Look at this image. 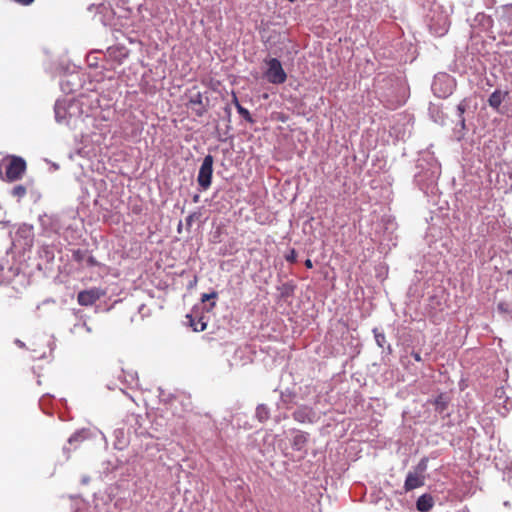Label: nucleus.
<instances>
[{
    "instance_id": "obj_7",
    "label": "nucleus",
    "mask_w": 512,
    "mask_h": 512,
    "mask_svg": "<svg viewBox=\"0 0 512 512\" xmlns=\"http://www.w3.org/2000/svg\"><path fill=\"white\" fill-rule=\"evenodd\" d=\"M476 106L471 104L470 99H463L456 108L457 116L459 118V124L461 129H465V118L463 117L464 113H474Z\"/></svg>"
},
{
    "instance_id": "obj_26",
    "label": "nucleus",
    "mask_w": 512,
    "mask_h": 512,
    "mask_svg": "<svg viewBox=\"0 0 512 512\" xmlns=\"http://www.w3.org/2000/svg\"><path fill=\"white\" fill-rule=\"evenodd\" d=\"M81 327L84 328L87 332H91V328L86 323H83Z\"/></svg>"
},
{
    "instance_id": "obj_9",
    "label": "nucleus",
    "mask_w": 512,
    "mask_h": 512,
    "mask_svg": "<svg viewBox=\"0 0 512 512\" xmlns=\"http://www.w3.org/2000/svg\"><path fill=\"white\" fill-rule=\"evenodd\" d=\"M424 485V475H420V473H416L414 471H410L407 474L404 488L406 491H411L413 489L419 488Z\"/></svg>"
},
{
    "instance_id": "obj_4",
    "label": "nucleus",
    "mask_w": 512,
    "mask_h": 512,
    "mask_svg": "<svg viewBox=\"0 0 512 512\" xmlns=\"http://www.w3.org/2000/svg\"><path fill=\"white\" fill-rule=\"evenodd\" d=\"M78 109L76 103L67 100H58L55 104V118L58 123H70L74 110Z\"/></svg>"
},
{
    "instance_id": "obj_27",
    "label": "nucleus",
    "mask_w": 512,
    "mask_h": 512,
    "mask_svg": "<svg viewBox=\"0 0 512 512\" xmlns=\"http://www.w3.org/2000/svg\"><path fill=\"white\" fill-rule=\"evenodd\" d=\"M193 221V216L190 215L188 218H187V223L188 224H191V222Z\"/></svg>"
},
{
    "instance_id": "obj_14",
    "label": "nucleus",
    "mask_w": 512,
    "mask_h": 512,
    "mask_svg": "<svg viewBox=\"0 0 512 512\" xmlns=\"http://www.w3.org/2000/svg\"><path fill=\"white\" fill-rule=\"evenodd\" d=\"M307 442V435L303 432L297 431L292 438V446L295 450H302Z\"/></svg>"
},
{
    "instance_id": "obj_23",
    "label": "nucleus",
    "mask_w": 512,
    "mask_h": 512,
    "mask_svg": "<svg viewBox=\"0 0 512 512\" xmlns=\"http://www.w3.org/2000/svg\"><path fill=\"white\" fill-rule=\"evenodd\" d=\"M286 259L287 261L289 262H294L296 261V253L294 250H292L287 256H286Z\"/></svg>"
},
{
    "instance_id": "obj_6",
    "label": "nucleus",
    "mask_w": 512,
    "mask_h": 512,
    "mask_svg": "<svg viewBox=\"0 0 512 512\" xmlns=\"http://www.w3.org/2000/svg\"><path fill=\"white\" fill-rule=\"evenodd\" d=\"M42 227L48 232L59 233L62 225L60 224V218L57 215H44L40 217Z\"/></svg>"
},
{
    "instance_id": "obj_16",
    "label": "nucleus",
    "mask_w": 512,
    "mask_h": 512,
    "mask_svg": "<svg viewBox=\"0 0 512 512\" xmlns=\"http://www.w3.org/2000/svg\"><path fill=\"white\" fill-rule=\"evenodd\" d=\"M26 187L23 186V185H17L15 186L12 191H11V194L12 196L16 197L18 200H20L21 198H23L25 195H26Z\"/></svg>"
},
{
    "instance_id": "obj_25",
    "label": "nucleus",
    "mask_w": 512,
    "mask_h": 512,
    "mask_svg": "<svg viewBox=\"0 0 512 512\" xmlns=\"http://www.w3.org/2000/svg\"><path fill=\"white\" fill-rule=\"evenodd\" d=\"M305 265H306V267H307V268H309V269L313 267V263H312V261H311L310 259H307V260L305 261Z\"/></svg>"
},
{
    "instance_id": "obj_17",
    "label": "nucleus",
    "mask_w": 512,
    "mask_h": 512,
    "mask_svg": "<svg viewBox=\"0 0 512 512\" xmlns=\"http://www.w3.org/2000/svg\"><path fill=\"white\" fill-rule=\"evenodd\" d=\"M426 469H427V459L423 458V459H421V461L418 463V465L414 469V472L420 473V475H424V472L426 471Z\"/></svg>"
},
{
    "instance_id": "obj_19",
    "label": "nucleus",
    "mask_w": 512,
    "mask_h": 512,
    "mask_svg": "<svg viewBox=\"0 0 512 512\" xmlns=\"http://www.w3.org/2000/svg\"><path fill=\"white\" fill-rule=\"evenodd\" d=\"M238 113L243 116L245 119H250V113L247 109L242 107L239 103H236Z\"/></svg>"
},
{
    "instance_id": "obj_24",
    "label": "nucleus",
    "mask_w": 512,
    "mask_h": 512,
    "mask_svg": "<svg viewBox=\"0 0 512 512\" xmlns=\"http://www.w3.org/2000/svg\"><path fill=\"white\" fill-rule=\"evenodd\" d=\"M191 102L194 104H201V95L198 94L195 99L191 100Z\"/></svg>"
},
{
    "instance_id": "obj_29",
    "label": "nucleus",
    "mask_w": 512,
    "mask_h": 512,
    "mask_svg": "<svg viewBox=\"0 0 512 512\" xmlns=\"http://www.w3.org/2000/svg\"><path fill=\"white\" fill-rule=\"evenodd\" d=\"M414 357H415V359H416L417 361H419V360H420V356H419L418 354H415V355H414Z\"/></svg>"
},
{
    "instance_id": "obj_12",
    "label": "nucleus",
    "mask_w": 512,
    "mask_h": 512,
    "mask_svg": "<svg viewBox=\"0 0 512 512\" xmlns=\"http://www.w3.org/2000/svg\"><path fill=\"white\" fill-rule=\"evenodd\" d=\"M16 235L24 239V246H31L33 242V227L28 224L21 225Z\"/></svg>"
},
{
    "instance_id": "obj_10",
    "label": "nucleus",
    "mask_w": 512,
    "mask_h": 512,
    "mask_svg": "<svg viewBox=\"0 0 512 512\" xmlns=\"http://www.w3.org/2000/svg\"><path fill=\"white\" fill-rule=\"evenodd\" d=\"M314 416L312 409L308 407H300L293 413L294 419L300 423L312 422Z\"/></svg>"
},
{
    "instance_id": "obj_18",
    "label": "nucleus",
    "mask_w": 512,
    "mask_h": 512,
    "mask_svg": "<svg viewBox=\"0 0 512 512\" xmlns=\"http://www.w3.org/2000/svg\"><path fill=\"white\" fill-rule=\"evenodd\" d=\"M375 340L378 346L383 347L385 343V336L382 333H379L376 329H374Z\"/></svg>"
},
{
    "instance_id": "obj_21",
    "label": "nucleus",
    "mask_w": 512,
    "mask_h": 512,
    "mask_svg": "<svg viewBox=\"0 0 512 512\" xmlns=\"http://www.w3.org/2000/svg\"><path fill=\"white\" fill-rule=\"evenodd\" d=\"M191 326L193 327L194 331H204L206 328V323L202 321H198L197 323H193L191 321Z\"/></svg>"
},
{
    "instance_id": "obj_22",
    "label": "nucleus",
    "mask_w": 512,
    "mask_h": 512,
    "mask_svg": "<svg viewBox=\"0 0 512 512\" xmlns=\"http://www.w3.org/2000/svg\"><path fill=\"white\" fill-rule=\"evenodd\" d=\"M214 298H216V293L215 292H212L210 294H203L202 295V301L203 302H206V301H208L210 299H214Z\"/></svg>"
},
{
    "instance_id": "obj_3",
    "label": "nucleus",
    "mask_w": 512,
    "mask_h": 512,
    "mask_svg": "<svg viewBox=\"0 0 512 512\" xmlns=\"http://www.w3.org/2000/svg\"><path fill=\"white\" fill-rule=\"evenodd\" d=\"M213 162V157L211 155H206L200 166L197 176V182L202 190H207L211 185L213 174Z\"/></svg>"
},
{
    "instance_id": "obj_5",
    "label": "nucleus",
    "mask_w": 512,
    "mask_h": 512,
    "mask_svg": "<svg viewBox=\"0 0 512 512\" xmlns=\"http://www.w3.org/2000/svg\"><path fill=\"white\" fill-rule=\"evenodd\" d=\"M26 169V163L23 159L14 157L6 169V177L10 181L17 180L22 177Z\"/></svg>"
},
{
    "instance_id": "obj_8",
    "label": "nucleus",
    "mask_w": 512,
    "mask_h": 512,
    "mask_svg": "<svg viewBox=\"0 0 512 512\" xmlns=\"http://www.w3.org/2000/svg\"><path fill=\"white\" fill-rule=\"evenodd\" d=\"M101 295L102 293L98 289L82 291L78 294V302L80 305L89 306L95 303Z\"/></svg>"
},
{
    "instance_id": "obj_20",
    "label": "nucleus",
    "mask_w": 512,
    "mask_h": 512,
    "mask_svg": "<svg viewBox=\"0 0 512 512\" xmlns=\"http://www.w3.org/2000/svg\"><path fill=\"white\" fill-rule=\"evenodd\" d=\"M83 439H84L83 432H77V433L73 434V435L69 438L68 442H69L70 444H73L74 442H78V441H81V440H83Z\"/></svg>"
},
{
    "instance_id": "obj_13",
    "label": "nucleus",
    "mask_w": 512,
    "mask_h": 512,
    "mask_svg": "<svg viewBox=\"0 0 512 512\" xmlns=\"http://www.w3.org/2000/svg\"><path fill=\"white\" fill-rule=\"evenodd\" d=\"M434 505L433 497L429 494L421 495L416 503L417 510L420 512H428Z\"/></svg>"
},
{
    "instance_id": "obj_11",
    "label": "nucleus",
    "mask_w": 512,
    "mask_h": 512,
    "mask_svg": "<svg viewBox=\"0 0 512 512\" xmlns=\"http://www.w3.org/2000/svg\"><path fill=\"white\" fill-rule=\"evenodd\" d=\"M507 96L508 92L502 90H495L488 99L489 106L492 107L494 110L499 111L500 105L506 99Z\"/></svg>"
},
{
    "instance_id": "obj_28",
    "label": "nucleus",
    "mask_w": 512,
    "mask_h": 512,
    "mask_svg": "<svg viewBox=\"0 0 512 512\" xmlns=\"http://www.w3.org/2000/svg\"><path fill=\"white\" fill-rule=\"evenodd\" d=\"M193 201H194L195 203H197V202L199 201V195H195V196L193 197Z\"/></svg>"
},
{
    "instance_id": "obj_2",
    "label": "nucleus",
    "mask_w": 512,
    "mask_h": 512,
    "mask_svg": "<svg viewBox=\"0 0 512 512\" xmlns=\"http://www.w3.org/2000/svg\"><path fill=\"white\" fill-rule=\"evenodd\" d=\"M455 83L451 76L445 73L438 74L434 77L432 83V91L439 98H446L454 89Z\"/></svg>"
},
{
    "instance_id": "obj_15",
    "label": "nucleus",
    "mask_w": 512,
    "mask_h": 512,
    "mask_svg": "<svg viewBox=\"0 0 512 512\" xmlns=\"http://www.w3.org/2000/svg\"><path fill=\"white\" fill-rule=\"evenodd\" d=\"M256 416L261 422L267 420L269 418L268 408L263 404L259 405L256 409Z\"/></svg>"
},
{
    "instance_id": "obj_1",
    "label": "nucleus",
    "mask_w": 512,
    "mask_h": 512,
    "mask_svg": "<svg viewBox=\"0 0 512 512\" xmlns=\"http://www.w3.org/2000/svg\"><path fill=\"white\" fill-rule=\"evenodd\" d=\"M266 70L264 77L271 84H282L287 79V74L284 71L281 62L276 58H269L265 60Z\"/></svg>"
},
{
    "instance_id": "obj_30",
    "label": "nucleus",
    "mask_w": 512,
    "mask_h": 512,
    "mask_svg": "<svg viewBox=\"0 0 512 512\" xmlns=\"http://www.w3.org/2000/svg\"><path fill=\"white\" fill-rule=\"evenodd\" d=\"M18 345H20L21 347L23 346V343L20 342V341H17Z\"/></svg>"
}]
</instances>
